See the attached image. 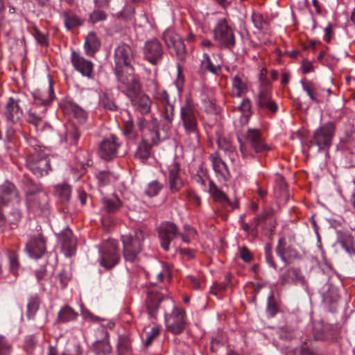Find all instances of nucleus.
<instances>
[{
    "mask_svg": "<svg viewBox=\"0 0 355 355\" xmlns=\"http://www.w3.org/2000/svg\"><path fill=\"white\" fill-rule=\"evenodd\" d=\"M162 304L168 331L173 334L182 332L186 327L184 312L175 306L172 298L168 297L167 291L162 289L159 291L157 288H153L148 291L146 305L150 318H156L158 308Z\"/></svg>",
    "mask_w": 355,
    "mask_h": 355,
    "instance_id": "1",
    "label": "nucleus"
},
{
    "mask_svg": "<svg viewBox=\"0 0 355 355\" xmlns=\"http://www.w3.org/2000/svg\"><path fill=\"white\" fill-rule=\"evenodd\" d=\"M161 121L163 123V133L158 130L157 120L153 119L147 121L144 118L137 119V127L144 135L142 143L137 146L139 151L136 155H141L142 148L144 153L149 154L150 146L167 137L168 132L171 130L174 119V105L172 103L157 106Z\"/></svg>",
    "mask_w": 355,
    "mask_h": 355,
    "instance_id": "2",
    "label": "nucleus"
},
{
    "mask_svg": "<svg viewBox=\"0 0 355 355\" xmlns=\"http://www.w3.org/2000/svg\"><path fill=\"white\" fill-rule=\"evenodd\" d=\"M146 236V233L140 227L135 228L128 234L121 236L123 256L126 261L135 263L137 261Z\"/></svg>",
    "mask_w": 355,
    "mask_h": 355,
    "instance_id": "3",
    "label": "nucleus"
},
{
    "mask_svg": "<svg viewBox=\"0 0 355 355\" xmlns=\"http://www.w3.org/2000/svg\"><path fill=\"white\" fill-rule=\"evenodd\" d=\"M213 38L217 46L232 51L236 45V36L233 28L226 18L216 21L213 30Z\"/></svg>",
    "mask_w": 355,
    "mask_h": 355,
    "instance_id": "4",
    "label": "nucleus"
},
{
    "mask_svg": "<svg viewBox=\"0 0 355 355\" xmlns=\"http://www.w3.org/2000/svg\"><path fill=\"white\" fill-rule=\"evenodd\" d=\"M198 111L191 100L187 98L180 107V121L187 135L199 137Z\"/></svg>",
    "mask_w": 355,
    "mask_h": 355,
    "instance_id": "5",
    "label": "nucleus"
},
{
    "mask_svg": "<svg viewBox=\"0 0 355 355\" xmlns=\"http://www.w3.org/2000/svg\"><path fill=\"white\" fill-rule=\"evenodd\" d=\"M254 101L259 112L266 114L272 115L278 110L277 104L272 98L271 84L267 80L261 81Z\"/></svg>",
    "mask_w": 355,
    "mask_h": 355,
    "instance_id": "6",
    "label": "nucleus"
},
{
    "mask_svg": "<svg viewBox=\"0 0 355 355\" xmlns=\"http://www.w3.org/2000/svg\"><path fill=\"white\" fill-rule=\"evenodd\" d=\"M26 201L28 209L35 212L36 214H40L48 209L49 197L40 186L31 184L26 191Z\"/></svg>",
    "mask_w": 355,
    "mask_h": 355,
    "instance_id": "7",
    "label": "nucleus"
},
{
    "mask_svg": "<svg viewBox=\"0 0 355 355\" xmlns=\"http://www.w3.org/2000/svg\"><path fill=\"white\" fill-rule=\"evenodd\" d=\"M116 77L119 87L128 97L133 96L141 91L140 84L133 73L132 67L117 69Z\"/></svg>",
    "mask_w": 355,
    "mask_h": 355,
    "instance_id": "8",
    "label": "nucleus"
},
{
    "mask_svg": "<svg viewBox=\"0 0 355 355\" xmlns=\"http://www.w3.org/2000/svg\"><path fill=\"white\" fill-rule=\"evenodd\" d=\"M162 39L171 54L184 61L187 57L186 46L183 39L172 28H167L162 35Z\"/></svg>",
    "mask_w": 355,
    "mask_h": 355,
    "instance_id": "9",
    "label": "nucleus"
},
{
    "mask_svg": "<svg viewBox=\"0 0 355 355\" xmlns=\"http://www.w3.org/2000/svg\"><path fill=\"white\" fill-rule=\"evenodd\" d=\"M99 263L105 268L114 267L119 261L117 242L114 239L104 241L99 248Z\"/></svg>",
    "mask_w": 355,
    "mask_h": 355,
    "instance_id": "10",
    "label": "nucleus"
},
{
    "mask_svg": "<svg viewBox=\"0 0 355 355\" xmlns=\"http://www.w3.org/2000/svg\"><path fill=\"white\" fill-rule=\"evenodd\" d=\"M335 129L334 123L328 122L315 130L313 141L320 150H327L331 146Z\"/></svg>",
    "mask_w": 355,
    "mask_h": 355,
    "instance_id": "11",
    "label": "nucleus"
},
{
    "mask_svg": "<svg viewBox=\"0 0 355 355\" xmlns=\"http://www.w3.org/2000/svg\"><path fill=\"white\" fill-rule=\"evenodd\" d=\"M178 234V227L172 222H163L158 227V237L161 246L165 251L170 250L173 241Z\"/></svg>",
    "mask_w": 355,
    "mask_h": 355,
    "instance_id": "12",
    "label": "nucleus"
},
{
    "mask_svg": "<svg viewBox=\"0 0 355 355\" xmlns=\"http://www.w3.org/2000/svg\"><path fill=\"white\" fill-rule=\"evenodd\" d=\"M144 58L152 64H157L161 62L164 50L162 44L156 38L147 40L143 47Z\"/></svg>",
    "mask_w": 355,
    "mask_h": 355,
    "instance_id": "13",
    "label": "nucleus"
},
{
    "mask_svg": "<svg viewBox=\"0 0 355 355\" xmlns=\"http://www.w3.org/2000/svg\"><path fill=\"white\" fill-rule=\"evenodd\" d=\"M46 110V107H40L34 105L28 113V122L33 124L37 130L43 131L46 128H50V125L45 121Z\"/></svg>",
    "mask_w": 355,
    "mask_h": 355,
    "instance_id": "14",
    "label": "nucleus"
},
{
    "mask_svg": "<svg viewBox=\"0 0 355 355\" xmlns=\"http://www.w3.org/2000/svg\"><path fill=\"white\" fill-rule=\"evenodd\" d=\"M71 62L73 68L83 76L92 78L94 64L92 61L85 59L80 53L72 51L70 57Z\"/></svg>",
    "mask_w": 355,
    "mask_h": 355,
    "instance_id": "15",
    "label": "nucleus"
},
{
    "mask_svg": "<svg viewBox=\"0 0 355 355\" xmlns=\"http://www.w3.org/2000/svg\"><path fill=\"white\" fill-rule=\"evenodd\" d=\"M133 52L131 47L125 44L119 45L114 51V61L117 69L132 67Z\"/></svg>",
    "mask_w": 355,
    "mask_h": 355,
    "instance_id": "16",
    "label": "nucleus"
},
{
    "mask_svg": "<svg viewBox=\"0 0 355 355\" xmlns=\"http://www.w3.org/2000/svg\"><path fill=\"white\" fill-rule=\"evenodd\" d=\"M48 157H26L27 167L36 176H43L51 169Z\"/></svg>",
    "mask_w": 355,
    "mask_h": 355,
    "instance_id": "17",
    "label": "nucleus"
},
{
    "mask_svg": "<svg viewBox=\"0 0 355 355\" xmlns=\"http://www.w3.org/2000/svg\"><path fill=\"white\" fill-rule=\"evenodd\" d=\"M45 239L40 233L31 236L26 245V250L29 257L33 259L40 258L46 250Z\"/></svg>",
    "mask_w": 355,
    "mask_h": 355,
    "instance_id": "18",
    "label": "nucleus"
},
{
    "mask_svg": "<svg viewBox=\"0 0 355 355\" xmlns=\"http://www.w3.org/2000/svg\"><path fill=\"white\" fill-rule=\"evenodd\" d=\"M301 84L303 90L312 101L319 103L325 101L324 88L321 87L316 83L306 79L302 80Z\"/></svg>",
    "mask_w": 355,
    "mask_h": 355,
    "instance_id": "19",
    "label": "nucleus"
},
{
    "mask_svg": "<svg viewBox=\"0 0 355 355\" xmlns=\"http://www.w3.org/2000/svg\"><path fill=\"white\" fill-rule=\"evenodd\" d=\"M34 98V105L40 107H46L50 105L51 101L55 98V93L51 82H49L46 88L38 89L33 92Z\"/></svg>",
    "mask_w": 355,
    "mask_h": 355,
    "instance_id": "20",
    "label": "nucleus"
},
{
    "mask_svg": "<svg viewBox=\"0 0 355 355\" xmlns=\"http://www.w3.org/2000/svg\"><path fill=\"white\" fill-rule=\"evenodd\" d=\"M3 114L7 120L17 122L23 116V110L20 105V101L10 97L4 105Z\"/></svg>",
    "mask_w": 355,
    "mask_h": 355,
    "instance_id": "21",
    "label": "nucleus"
},
{
    "mask_svg": "<svg viewBox=\"0 0 355 355\" xmlns=\"http://www.w3.org/2000/svg\"><path fill=\"white\" fill-rule=\"evenodd\" d=\"M245 139L248 141L255 153H268L270 152L271 148L264 144L261 132L257 129H249L245 135Z\"/></svg>",
    "mask_w": 355,
    "mask_h": 355,
    "instance_id": "22",
    "label": "nucleus"
},
{
    "mask_svg": "<svg viewBox=\"0 0 355 355\" xmlns=\"http://www.w3.org/2000/svg\"><path fill=\"white\" fill-rule=\"evenodd\" d=\"M135 109L141 114H146L150 112L152 101L149 96L140 92L133 96H128Z\"/></svg>",
    "mask_w": 355,
    "mask_h": 355,
    "instance_id": "23",
    "label": "nucleus"
},
{
    "mask_svg": "<svg viewBox=\"0 0 355 355\" xmlns=\"http://www.w3.org/2000/svg\"><path fill=\"white\" fill-rule=\"evenodd\" d=\"M0 200L3 204H17L20 199L14 184L6 182L0 186Z\"/></svg>",
    "mask_w": 355,
    "mask_h": 355,
    "instance_id": "24",
    "label": "nucleus"
},
{
    "mask_svg": "<svg viewBox=\"0 0 355 355\" xmlns=\"http://www.w3.org/2000/svg\"><path fill=\"white\" fill-rule=\"evenodd\" d=\"M280 283L282 285L287 284H295L297 285L305 286L306 281L300 270L297 268H288L280 277Z\"/></svg>",
    "mask_w": 355,
    "mask_h": 355,
    "instance_id": "25",
    "label": "nucleus"
},
{
    "mask_svg": "<svg viewBox=\"0 0 355 355\" xmlns=\"http://www.w3.org/2000/svg\"><path fill=\"white\" fill-rule=\"evenodd\" d=\"M169 175L168 181L171 190L173 192L178 191L183 185V182L180 178V166L177 162H173L168 167Z\"/></svg>",
    "mask_w": 355,
    "mask_h": 355,
    "instance_id": "26",
    "label": "nucleus"
},
{
    "mask_svg": "<svg viewBox=\"0 0 355 355\" xmlns=\"http://www.w3.org/2000/svg\"><path fill=\"white\" fill-rule=\"evenodd\" d=\"M59 239L62 243V248L71 254L76 245V240L69 227H65L59 235Z\"/></svg>",
    "mask_w": 355,
    "mask_h": 355,
    "instance_id": "27",
    "label": "nucleus"
},
{
    "mask_svg": "<svg viewBox=\"0 0 355 355\" xmlns=\"http://www.w3.org/2000/svg\"><path fill=\"white\" fill-rule=\"evenodd\" d=\"M209 191L213 198L223 206H231L232 209H235L237 205H232L227 196L223 192L213 181H210L209 184Z\"/></svg>",
    "mask_w": 355,
    "mask_h": 355,
    "instance_id": "28",
    "label": "nucleus"
},
{
    "mask_svg": "<svg viewBox=\"0 0 355 355\" xmlns=\"http://www.w3.org/2000/svg\"><path fill=\"white\" fill-rule=\"evenodd\" d=\"M213 168L218 177L226 181L230 177V171L227 163L221 157H211Z\"/></svg>",
    "mask_w": 355,
    "mask_h": 355,
    "instance_id": "29",
    "label": "nucleus"
},
{
    "mask_svg": "<svg viewBox=\"0 0 355 355\" xmlns=\"http://www.w3.org/2000/svg\"><path fill=\"white\" fill-rule=\"evenodd\" d=\"M121 144L116 137L112 135L103 140L101 144V150L105 155H113L118 153Z\"/></svg>",
    "mask_w": 355,
    "mask_h": 355,
    "instance_id": "30",
    "label": "nucleus"
},
{
    "mask_svg": "<svg viewBox=\"0 0 355 355\" xmlns=\"http://www.w3.org/2000/svg\"><path fill=\"white\" fill-rule=\"evenodd\" d=\"M338 243L349 254H355L354 241L352 235L347 232H337Z\"/></svg>",
    "mask_w": 355,
    "mask_h": 355,
    "instance_id": "31",
    "label": "nucleus"
},
{
    "mask_svg": "<svg viewBox=\"0 0 355 355\" xmlns=\"http://www.w3.org/2000/svg\"><path fill=\"white\" fill-rule=\"evenodd\" d=\"M247 83L243 75L237 74L232 78V95L236 97H241L247 92Z\"/></svg>",
    "mask_w": 355,
    "mask_h": 355,
    "instance_id": "32",
    "label": "nucleus"
},
{
    "mask_svg": "<svg viewBox=\"0 0 355 355\" xmlns=\"http://www.w3.org/2000/svg\"><path fill=\"white\" fill-rule=\"evenodd\" d=\"M101 46V42L94 32L89 33L85 37L84 49L89 56H94Z\"/></svg>",
    "mask_w": 355,
    "mask_h": 355,
    "instance_id": "33",
    "label": "nucleus"
},
{
    "mask_svg": "<svg viewBox=\"0 0 355 355\" xmlns=\"http://www.w3.org/2000/svg\"><path fill=\"white\" fill-rule=\"evenodd\" d=\"M64 26L67 30L81 26L83 20L71 10H66L62 13Z\"/></svg>",
    "mask_w": 355,
    "mask_h": 355,
    "instance_id": "34",
    "label": "nucleus"
},
{
    "mask_svg": "<svg viewBox=\"0 0 355 355\" xmlns=\"http://www.w3.org/2000/svg\"><path fill=\"white\" fill-rule=\"evenodd\" d=\"M78 316V313L69 306L62 307L58 314V320L60 322H67L74 320Z\"/></svg>",
    "mask_w": 355,
    "mask_h": 355,
    "instance_id": "35",
    "label": "nucleus"
},
{
    "mask_svg": "<svg viewBox=\"0 0 355 355\" xmlns=\"http://www.w3.org/2000/svg\"><path fill=\"white\" fill-rule=\"evenodd\" d=\"M160 329L161 328L159 325H155L145 329V331L141 336L146 347H148L151 344L153 340L159 335Z\"/></svg>",
    "mask_w": 355,
    "mask_h": 355,
    "instance_id": "36",
    "label": "nucleus"
},
{
    "mask_svg": "<svg viewBox=\"0 0 355 355\" xmlns=\"http://www.w3.org/2000/svg\"><path fill=\"white\" fill-rule=\"evenodd\" d=\"M54 193L61 201L65 202L69 200L71 196V187L66 183L56 184L54 187Z\"/></svg>",
    "mask_w": 355,
    "mask_h": 355,
    "instance_id": "37",
    "label": "nucleus"
},
{
    "mask_svg": "<svg viewBox=\"0 0 355 355\" xmlns=\"http://www.w3.org/2000/svg\"><path fill=\"white\" fill-rule=\"evenodd\" d=\"M121 205V200L115 196L103 198V208L108 212L116 211Z\"/></svg>",
    "mask_w": 355,
    "mask_h": 355,
    "instance_id": "38",
    "label": "nucleus"
},
{
    "mask_svg": "<svg viewBox=\"0 0 355 355\" xmlns=\"http://www.w3.org/2000/svg\"><path fill=\"white\" fill-rule=\"evenodd\" d=\"M153 95L157 106L171 103L167 92L165 89L158 87L157 85H155V91Z\"/></svg>",
    "mask_w": 355,
    "mask_h": 355,
    "instance_id": "39",
    "label": "nucleus"
},
{
    "mask_svg": "<svg viewBox=\"0 0 355 355\" xmlns=\"http://www.w3.org/2000/svg\"><path fill=\"white\" fill-rule=\"evenodd\" d=\"M178 235L181 236L182 241L185 243H189L192 240H195L197 236L196 230L189 225L183 226L182 232Z\"/></svg>",
    "mask_w": 355,
    "mask_h": 355,
    "instance_id": "40",
    "label": "nucleus"
},
{
    "mask_svg": "<svg viewBox=\"0 0 355 355\" xmlns=\"http://www.w3.org/2000/svg\"><path fill=\"white\" fill-rule=\"evenodd\" d=\"M95 353L98 355H107L111 352V347L107 340L96 341L93 344Z\"/></svg>",
    "mask_w": 355,
    "mask_h": 355,
    "instance_id": "41",
    "label": "nucleus"
},
{
    "mask_svg": "<svg viewBox=\"0 0 355 355\" xmlns=\"http://www.w3.org/2000/svg\"><path fill=\"white\" fill-rule=\"evenodd\" d=\"M217 144L218 150L225 154H232L235 150V148L232 146L231 142L225 137L220 136L218 137Z\"/></svg>",
    "mask_w": 355,
    "mask_h": 355,
    "instance_id": "42",
    "label": "nucleus"
},
{
    "mask_svg": "<svg viewBox=\"0 0 355 355\" xmlns=\"http://www.w3.org/2000/svg\"><path fill=\"white\" fill-rule=\"evenodd\" d=\"M96 178L98 180V184L101 187H104L115 180L116 177L109 171H99L96 174Z\"/></svg>",
    "mask_w": 355,
    "mask_h": 355,
    "instance_id": "43",
    "label": "nucleus"
},
{
    "mask_svg": "<svg viewBox=\"0 0 355 355\" xmlns=\"http://www.w3.org/2000/svg\"><path fill=\"white\" fill-rule=\"evenodd\" d=\"M99 103L105 110L110 111H116L118 110L117 105L106 92L103 93L100 96Z\"/></svg>",
    "mask_w": 355,
    "mask_h": 355,
    "instance_id": "44",
    "label": "nucleus"
},
{
    "mask_svg": "<svg viewBox=\"0 0 355 355\" xmlns=\"http://www.w3.org/2000/svg\"><path fill=\"white\" fill-rule=\"evenodd\" d=\"M123 133L128 140L132 141L137 138L138 135L134 130V123L132 119L124 123Z\"/></svg>",
    "mask_w": 355,
    "mask_h": 355,
    "instance_id": "45",
    "label": "nucleus"
},
{
    "mask_svg": "<svg viewBox=\"0 0 355 355\" xmlns=\"http://www.w3.org/2000/svg\"><path fill=\"white\" fill-rule=\"evenodd\" d=\"M252 21L256 28L262 31L268 24V21L263 15L259 12H254L252 15Z\"/></svg>",
    "mask_w": 355,
    "mask_h": 355,
    "instance_id": "46",
    "label": "nucleus"
},
{
    "mask_svg": "<svg viewBox=\"0 0 355 355\" xmlns=\"http://www.w3.org/2000/svg\"><path fill=\"white\" fill-rule=\"evenodd\" d=\"M202 67L207 71L214 74H218L220 71V67L215 65L211 61V59L207 53L203 54V59L202 60Z\"/></svg>",
    "mask_w": 355,
    "mask_h": 355,
    "instance_id": "47",
    "label": "nucleus"
},
{
    "mask_svg": "<svg viewBox=\"0 0 355 355\" xmlns=\"http://www.w3.org/2000/svg\"><path fill=\"white\" fill-rule=\"evenodd\" d=\"M21 218V213L17 208L13 209L6 218V223L10 225L12 229L17 227V223L19 221Z\"/></svg>",
    "mask_w": 355,
    "mask_h": 355,
    "instance_id": "48",
    "label": "nucleus"
},
{
    "mask_svg": "<svg viewBox=\"0 0 355 355\" xmlns=\"http://www.w3.org/2000/svg\"><path fill=\"white\" fill-rule=\"evenodd\" d=\"M9 270L10 272L15 276L17 275L19 269V263L16 254L10 252L8 255Z\"/></svg>",
    "mask_w": 355,
    "mask_h": 355,
    "instance_id": "49",
    "label": "nucleus"
},
{
    "mask_svg": "<svg viewBox=\"0 0 355 355\" xmlns=\"http://www.w3.org/2000/svg\"><path fill=\"white\" fill-rule=\"evenodd\" d=\"M39 298L37 296H35L33 297H31L29 300L28 304L27 305L28 309V317L31 318L35 315L36 311H37L39 308Z\"/></svg>",
    "mask_w": 355,
    "mask_h": 355,
    "instance_id": "50",
    "label": "nucleus"
},
{
    "mask_svg": "<svg viewBox=\"0 0 355 355\" xmlns=\"http://www.w3.org/2000/svg\"><path fill=\"white\" fill-rule=\"evenodd\" d=\"M72 113L80 123H83L86 121L87 114L86 112L77 105L71 107Z\"/></svg>",
    "mask_w": 355,
    "mask_h": 355,
    "instance_id": "51",
    "label": "nucleus"
},
{
    "mask_svg": "<svg viewBox=\"0 0 355 355\" xmlns=\"http://www.w3.org/2000/svg\"><path fill=\"white\" fill-rule=\"evenodd\" d=\"M162 188L161 184L157 181H153L149 183L147 189L146 190V193L148 196H156Z\"/></svg>",
    "mask_w": 355,
    "mask_h": 355,
    "instance_id": "52",
    "label": "nucleus"
},
{
    "mask_svg": "<svg viewBox=\"0 0 355 355\" xmlns=\"http://www.w3.org/2000/svg\"><path fill=\"white\" fill-rule=\"evenodd\" d=\"M107 18V15L102 10H94L90 15V20L93 24L97 23L101 21H104Z\"/></svg>",
    "mask_w": 355,
    "mask_h": 355,
    "instance_id": "53",
    "label": "nucleus"
},
{
    "mask_svg": "<svg viewBox=\"0 0 355 355\" xmlns=\"http://www.w3.org/2000/svg\"><path fill=\"white\" fill-rule=\"evenodd\" d=\"M33 35L39 44L41 46L48 45L47 37L46 35L42 33L37 28L34 29Z\"/></svg>",
    "mask_w": 355,
    "mask_h": 355,
    "instance_id": "54",
    "label": "nucleus"
},
{
    "mask_svg": "<svg viewBox=\"0 0 355 355\" xmlns=\"http://www.w3.org/2000/svg\"><path fill=\"white\" fill-rule=\"evenodd\" d=\"M10 345L5 340L3 336H0V355H9Z\"/></svg>",
    "mask_w": 355,
    "mask_h": 355,
    "instance_id": "55",
    "label": "nucleus"
},
{
    "mask_svg": "<svg viewBox=\"0 0 355 355\" xmlns=\"http://www.w3.org/2000/svg\"><path fill=\"white\" fill-rule=\"evenodd\" d=\"M273 300V294L270 293V295L268 297L267 302V311L270 316H274L277 312V308L275 304L272 303Z\"/></svg>",
    "mask_w": 355,
    "mask_h": 355,
    "instance_id": "56",
    "label": "nucleus"
},
{
    "mask_svg": "<svg viewBox=\"0 0 355 355\" xmlns=\"http://www.w3.org/2000/svg\"><path fill=\"white\" fill-rule=\"evenodd\" d=\"M36 279L42 286H43V281L46 280L47 274L45 266H42L39 270L35 272Z\"/></svg>",
    "mask_w": 355,
    "mask_h": 355,
    "instance_id": "57",
    "label": "nucleus"
},
{
    "mask_svg": "<svg viewBox=\"0 0 355 355\" xmlns=\"http://www.w3.org/2000/svg\"><path fill=\"white\" fill-rule=\"evenodd\" d=\"M184 78L181 72L180 66L178 64V76H177V79L175 81V85H176L178 89L180 92L182 91L183 87H184Z\"/></svg>",
    "mask_w": 355,
    "mask_h": 355,
    "instance_id": "58",
    "label": "nucleus"
},
{
    "mask_svg": "<svg viewBox=\"0 0 355 355\" xmlns=\"http://www.w3.org/2000/svg\"><path fill=\"white\" fill-rule=\"evenodd\" d=\"M251 109V101L248 98H244L238 106V110L242 112H249Z\"/></svg>",
    "mask_w": 355,
    "mask_h": 355,
    "instance_id": "59",
    "label": "nucleus"
},
{
    "mask_svg": "<svg viewBox=\"0 0 355 355\" xmlns=\"http://www.w3.org/2000/svg\"><path fill=\"white\" fill-rule=\"evenodd\" d=\"M276 252L277 255L283 260L286 261L285 259V248L284 246V241L282 239H279L278 242V245L276 248Z\"/></svg>",
    "mask_w": 355,
    "mask_h": 355,
    "instance_id": "60",
    "label": "nucleus"
},
{
    "mask_svg": "<svg viewBox=\"0 0 355 355\" xmlns=\"http://www.w3.org/2000/svg\"><path fill=\"white\" fill-rule=\"evenodd\" d=\"M302 69L303 73H308L313 71V66L311 62L308 60H303L302 62Z\"/></svg>",
    "mask_w": 355,
    "mask_h": 355,
    "instance_id": "61",
    "label": "nucleus"
},
{
    "mask_svg": "<svg viewBox=\"0 0 355 355\" xmlns=\"http://www.w3.org/2000/svg\"><path fill=\"white\" fill-rule=\"evenodd\" d=\"M240 255L241 258L245 262H249L252 259V254L249 250L245 247H243L241 249Z\"/></svg>",
    "mask_w": 355,
    "mask_h": 355,
    "instance_id": "62",
    "label": "nucleus"
},
{
    "mask_svg": "<svg viewBox=\"0 0 355 355\" xmlns=\"http://www.w3.org/2000/svg\"><path fill=\"white\" fill-rule=\"evenodd\" d=\"M188 282L191 284V286L193 288L199 290L201 289V284L200 281L193 276H189Z\"/></svg>",
    "mask_w": 355,
    "mask_h": 355,
    "instance_id": "63",
    "label": "nucleus"
},
{
    "mask_svg": "<svg viewBox=\"0 0 355 355\" xmlns=\"http://www.w3.org/2000/svg\"><path fill=\"white\" fill-rule=\"evenodd\" d=\"M333 35V28L331 24H329L325 28H324V40L327 42H330L331 39Z\"/></svg>",
    "mask_w": 355,
    "mask_h": 355,
    "instance_id": "64",
    "label": "nucleus"
}]
</instances>
